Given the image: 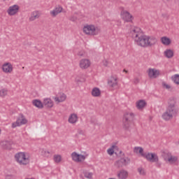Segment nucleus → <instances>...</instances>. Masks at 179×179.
<instances>
[{
    "label": "nucleus",
    "instance_id": "obj_21",
    "mask_svg": "<svg viewBox=\"0 0 179 179\" xmlns=\"http://www.w3.org/2000/svg\"><path fill=\"white\" fill-rule=\"evenodd\" d=\"M161 43H162L164 45H170L171 44V39L167 36H164L161 38Z\"/></svg>",
    "mask_w": 179,
    "mask_h": 179
},
{
    "label": "nucleus",
    "instance_id": "obj_23",
    "mask_svg": "<svg viewBox=\"0 0 179 179\" xmlns=\"http://www.w3.org/2000/svg\"><path fill=\"white\" fill-rule=\"evenodd\" d=\"M146 106V102L144 100H140L136 103V107L138 110H142Z\"/></svg>",
    "mask_w": 179,
    "mask_h": 179
},
{
    "label": "nucleus",
    "instance_id": "obj_11",
    "mask_svg": "<svg viewBox=\"0 0 179 179\" xmlns=\"http://www.w3.org/2000/svg\"><path fill=\"white\" fill-rule=\"evenodd\" d=\"M80 68L81 69H87L90 66V60L87 59H83L80 61Z\"/></svg>",
    "mask_w": 179,
    "mask_h": 179
},
{
    "label": "nucleus",
    "instance_id": "obj_24",
    "mask_svg": "<svg viewBox=\"0 0 179 179\" xmlns=\"http://www.w3.org/2000/svg\"><path fill=\"white\" fill-rule=\"evenodd\" d=\"M164 55L166 58H173L174 57V52L171 49H168L164 52Z\"/></svg>",
    "mask_w": 179,
    "mask_h": 179
},
{
    "label": "nucleus",
    "instance_id": "obj_31",
    "mask_svg": "<svg viewBox=\"0 0 179 179\" xmlns=\"http://www.w3.org/2000/svg\"><path fill=\"white\" fill-rule=\"evenodd\" d=\"M134 152V153H139L142 156V155H143V148L141 147H135Z\"/></svg>",
    "mask_w": 179,
    "mask_h": 179
},
{
    "label": "nucleus",
    "instance_id": "obj_33",
    "mask_svg": "<svg viewBox=\"0 0 179 179\" xmlns=\"http://www.w3.org/2000/svg\"><path fill=\"white\" fill-rule=\"evenodd\" d=\"M41 155L44 157H50V152L44 149L41 150Z\"/></svg>",
    "mask_w": 179,
    "mask_h": 179
},
{
    "label": "nucleus",
    "instance_id": "obj_16",
    "mask_svg": "<svg viewBox=\"0 0 179 179\" xmlns=\"http://www.w3.org/2000/svg\"><path fill=\"white\" fill-rule=\"evenodd\" d=\"M117 178L119 179H126L128 178V171L122 169L117 172Z\"/></svg>",
    "mask_w": 179,
    "mask_h": 179
},
{
    "label": "nucleus",
    "instance_id": "obj_30",
    "mask_svg": "<svg viewBox=\"0 0 179 179\" xmlns=\"http://www.w3.org/2000/svg\"><path fill=\"white\" fill-rule=\"evenodd\" d=\"M152 154V153L150 152H143L142 154V157H144L145 159H146V160H148V162H150Z\"/></svg>",
    "mask_w": 179,
    "mask_h": 179
},
{
    "label": "nucleus",
    "instance_id": "obj_2",
    "mask_svg": "<svg viewBox=\"0 0 179 179\" xmlns=\"http://www.w3.org/2000/svg\"><path fill=\"white\" fill-rule=\"evenodd\" d=\"M176 99L173 98L169 99L166 110L162 114V118L164 121H170V120H173L174 117H177L178 109L176 106Z\"/></svg>",
    "mask_w": 179,
    "mask_h": 179
},
{
    "label": "nucleus",
    "instance_id": "obj_1",
    "mask_svg": "<svg viewBox=\"0 0 179 179\" xmlns=\"http://www.w3.org/2000/svg\"><path fill=\"white\" fill-rule=\"evenodd\" d=\"M130 36L134 38L137 45L143 47L144 48L152 47V45H155L157 43V39L155 36L143 35L142 30L139 27L131 28Z\"/></svg>",
    "mask_w": 179,
    "mask_h": 179
},
{
    "label": "nucleus",
    "instance_id": "obj_10",
    "mask_svg": "<svg viewBox=\"0 0 179 179\" xmlns=\"http://www.w3.org/2000/svg\"><path fill=\"white\" fill-rule=\"evenodd\" d=\"M19 9H20L19 6L15 4L8 8V9L7 10V13L10 16H14V15H16V13H17L19 12Z\"/></svg>",
    "mask_w": 179,
    "mask_h": 179
},
{
    "label": "nucleus",
    "instance_id": "obj_43",
    "mask_svg": "<svg viewBox=\"0 0 179 179\" xmlns=\"http://www.w3.org/2000/svg\"><path fill=\"white\" fill-rule=\"evenodd\" d=\"M78 57H85V52L80 51L78 53Z\"/></svg>",
    "mask_w": 179,
    "mask_h": 179
},
{
    "label": "nucleus",
    "instance_id": "obj_29",
    "mask_svg": "<svg viewBox=\"0 0 179 179\" xmlns=\"http://www.w3.org/2000/svg\"><path fill=\"white\" fill-rule=\"evenodd\" d=\"M171 80H173V83H176V85H179V75L175 74L171 76Z\"/></svg>",
    "mask_w": 179,
    "mask_h": 179
},
{
    "label": "nucleus",
    "instance_id": "obj_27",
    "mask_svg": "<svg viewBox=\"0 0 179 179\" xmlns=\"http://www.w3.org/2000/svg\"><path fill=\"white\" fill-rule=\"evenodd\" d=\"M101 92H100V90L97 87H94L92 91V95L94 97H99V96H100Z\"/></svg>",
    "mask_w": 179,
    "mask_h": 179
},
{
    "label": "nucleus",
    "instance_id": "obj_44",
    "mask_svg": "<svg viewBox=\"0 0 179 179\" xmlns=\"http://www.w3.org/2000/svg\"><path fill=\"white\" fill-rule=\"evenodd\" d=\"M70 20H71V22H75V20H76V17H71L70 18Z\"/></svg>",
    "mask_w": 179,
    "mask_h": 179
},
{
    "label": "nucleus",
    "instance_id": "obj_36",
    "mask_svg": "<svg viewBox=\"0 0 179 179\" xmlns=\"http://www.w3.org/2000/svg\"><path fill=\"white\" fill-rule=\"evenodd\" d=\"M138 172L139 173L140 176H145L146 172L145 171V169L143 168H138Z\"/></svg>",
    "mask_w": 179,
    "mask_h": 179
},
{
    "label": "nucleus",
    "instance_id": "obj_20",
    "mask_svg": "<svg viewBox=\"0 0 179 179\" xmlns=\"http://www.w3.org/2000/svg\"><path fill=\"white\" fill-rule=\"evenodd\" d=\"M69 122L70 124H76L78 122V115L73 113L69 117Z\"/></svg>",
    "mask_w": 179,
    "mask_h": 179
},
{
    "label": "nucleus",
    "instance_id": "obj_42",
    "mask_svg": "<svg viewBox=\"0 0 179 179\" xmlns=\"http://www.w3.org/2000/svg\"><path fill=\"white\" fill-rule=\"evenodd\" d=\"M102 64H103V66H108V62L106 59L102 61Z\"/></svg>",
    "mask_w": 179,
    "mask_h": 179
},
{
    "label": "nucleus",
    "instance_id": "obj_12",
    "mask_svg": "<svg viewBox=\"0 0 179 179\" xmlns=\"http://www.w3.org/2000/svg\"><path fill=\"white\" fill-rule=\"evenodd\" d=\"M41 13L38 10H35L31 13V16L29 18V22H34L36 19H40Z\"/></svg>",
    "mask_w": 179,
    "mask_h": 179
},
{
    "label": "nucleus",
    "instance_id": "obj_35",
    "mask_svg": "<svg viewBox=\"0 0 179 179\" xmlns=\"http://www.w3.org/2000/svg\"><path fill=\"white\" fill-rule=\"evenodd\" d=\"M71 157L73 160H74V162H78L79 160V154L76 153V152H73L71 154Z\"/></svg>",
    "mask_w": 179,
    "mask_h": 179
},
{
    "label": "nucleus",
    "instance_id": "obj_9",
    "mask_svg": "<svg viewBox=\"0 0 179 179\" xmlns=\"http://www.w3.org/2000/svg\"><path fill=\"white\" fill-rule=\"evenodd\" d=\"M108 85L109 87H112L113 89H117L118 86V79L116 77L111 76L108 80Z\"/></svg>",
    "mask_w": 179,
    "mask_h": 179
},
{
    "label": "nucleus",
    "instance_id": "obj_38",
    "mask_svg": "<svg viewBox=\"0 0 179 179\" xmlns=\"http://www.w3.org/2000/svg\"><path fill=\"white\" fill-rule=\"evenodd\" d=\"M84 176L86 178L92 179V177H93V173L90 172L85 171L84 172Z\"/></svg>",
    "mask_w": 179,
    "mask_h": 179
},
{
    "label": "nucleus",
    "instance_id": "obj_22",
    "mask_svg": "<svg viewBox=\"0 0 179 179\" xmlns=\"http://www.w3.org/2000/svg\"><path fill=\"white\" fill-rule=\"evenodd\" d=\"M150 162L151 163H159V156L156 153H152L150 158Z\"/></svg>",
    "mask_w": 179,
    "mask_h": 179
},
{
    "label": "nucleus",
    "instance_id": "obj_45",
    "mask_svg": "<svg viewBox=\"0 0 179 179\" xmlns=\"http://www.w3.org/2000/svg\"><path fill=\"white\" fill-rule=\"evenodd\" d=\"M78 134H83V131L79 130V131H78Z\"/></svg>",
    "mask_w": 179,
    "mask_h": 179
},
{
    "label": "nucleus",
    "instance_id": "obj_14",
    "mask_svg": "<svg viewBox=\"0 0 179 179\" xmlns=\"http://www.w3.org/2000/svg\"><path fill=\"white\" fill-rule=\"evenodd\" d=\"M149 78H157L160 75V71L156 69H149L148 71Z\"/></svg>",
    "mask_w": 179,
    "mask_h": 179
},
{
    "label": "nucleus",
    "instance_id": "obj_19",
    "mask_svg": "<svg viewBox=\"0 0 179 179\" xmlns=\"http://www.w3.org/2000/svg\"><path fill=\"white\" fill-rule=\"evenodd\" d=\"M162 156L165 162H168L169 159L172 156V154L167 150H164L162 151Z\"/></svg>",
    "mask_w": 179,
    "mask_h": 179
},
{
    "label": "nucleus",
    "instance_id": "obj_32",
    "mask_svg": "<svg viewBox=\"0 0 179 179\" xmlns=\"http://www.w3.org/2000/svg\"><path fill=\"white\" fill-rule=\"evenodd\" d=\"M162 87H164V89H166V90H173V87H171V85L163 82L162 83Z\"/></svg>",
    "mask_w": 179,
    "mask_h": 179
},
{
    "label": "nucleus",
    "instance_id": "obj_18",
    "mask_svg": "<svg viewBox=\"0 0 179 179\" xmlns=\"http://www.w3.org/2000/svg\"><path fill=\"white\" fill-rule=\"evenodd\" d=\"M47 107L48 108H51L54 106V102L51 99H45L43 101V106Z\"/></svg>",
    "mask_w": 179,
    "mask_h": 179
},
{
    "label": "nucleus",
    "instance_id": "obj_3",
    "mask_svg": "<svg viewBox=\"0 0 179 179\" xmlns=\"http://www.w3.org/2000/svg\"><path fill=\"white\" fill-rule=\"evenodd\" d=\"M120 155H122L120 159L115 162V166L117 169L126 167V166H128V164L131 163V159L128 157H125V154H124L122 151H120Z\"/></svg>",
    "mask_w": 179,
    "mask_h": 179
},
{
    "label": "nucleus",
    "instance_id": "obj_5",
    "mask_svg": "<svg viewBox=\"0 0 179 179\" xmlns=\"http://www.w3.org/2000/svg\"><path fill=\"white\" fill-rule=\"evenodd\" d=\"M134 118H135V115L133 113L127 112L124 114L123 118V127L124 129H129V127H131Z\"/></svg>",
    "mask_w": 179,
    "mask_h": 179
},
{
    "label": "nucleus",
    "instance_id": "obj_13",
    "mask_svg": "<svg viewBox=\"0 0 179 179\" xmlns=\"http://www.w3.org/2000/svg\"><path fill=\"white\" fill-rule=\"evenodd\" d=\"M2 70L5 73H10L13 71V66L10 63H6L3 64Z\"/></svg>",
    "mask_w": 179,
    "mask_h": 179
},
{
    "label": "nucleus",
    "instance_id": "obj_26",
    "mask_svg": "<svg viewBox=\"0 0 179 179\" xmlns=\"http://www.w3.org/2000/svg\"><path fill=\"white\" fill-rule=\"evenodd\" d=\"M12 141H5L1 142V146H3L4 149H10V146H12Z\"/></svg>",
    "mask_w": 179,
    "mask_h": 179
},
{
    "label": "nucleus",
    "instance_id": "obj_25",
    "mask_svg": "<svg viewBox=\"0 0 179 179\" xmlns=\"http://www.w3.org/2000/svg\"><path fill=\"white\" fill-rule=\"evenodd\" d=\"M32 103L35 107H37L38 108H43V103L40 100L35 99L32 101Z\"/></svg>",
    "mask_w": 179,
    "mask_h": 179
},
{
    "label": "nucleus",
    "instance_id": "obj_47",
    "mask_svg": "<svg viewBox=\"0 0 179 179\" xmlns=\"http://www.w3.org/2000/svg\"><path fill=\"white\" fill-rule=\"evenodd\" d=\"M167 1H170V0H167Z\"/></svg>",
    "mask_w": 179,
    "mask_h": 179
},
{
    "label": "nucleus",
    "instance_id": "obj_4",
    "mask_svg": "<svg viewBox=\"0 0 179 179\" xmlns=\"http://www.w3.org/2000/svg\"><path fill=\"white\" fill-rule=\"evenodd\" d=\"M15 162L20 166H27L30 163V159L24 152H18L15 155Z\"/></svg>",
    "mask_w": 179,
    "mask_h": 179
},
{
    "label": "nucleus",
    "instance_id": "obj_8",
    "mask_svg": "<svg viewBox=\"0 0 179 179\" xmlns=\"http://www.w3.org/2000/svg\"><path fill=\"white\" fill-rule=\"evenodd\" d=\"M121 16L124 22H131L134 20V17L127 10H123L121 12Z\"/></svg>",
    "mask_w": 179,
    "mask_h": 179
},
{
    "label": "nucleus",
    "instance_id": "obj_46",
    "mask_svg": "<svg viewBox=\"0 0 179 179\" xmlns=\"http://www.w3.org/2000/svg\"><path fill=\"white\" fill-rule=\"evenodd\" d=\"M124 72H126V73H128V71L124 70Z\"/></svg>",
    "mask_w": 179,
    "mask_h": 179
},
{
    "label": "nucleus",
    "instance_id": "obj_34",
    "mask_svg": "<svg viewBox=\"0 0 179 179\" xmlns=\"http://www.w3.org/2000/svg\"><path fill=\"white\" fill-rule=\"evenodd\" d=\"M8 94V90L3 88L0 90V97H5Z\"/></svg>",
    "mask_w": 179,
    "mask_h": 179
},
{
    "label": "nucleus",
    "instance_id": "obj_17",
    "mask_svg": "<svg viewBox=\"0 0 179 179\" xmlns=\"http://www.w3.org/2000/svg\"><path fill=\"white\" fill-rule=\"evenodd\" d=\"M54 100L56 103H62V101L66 100V95L64 93H60L59 96H55Z\"/></svg>",
    "mask_w": 179,
    "mask_h": 179
},
{
    "label": "nucleus",
    "instance_id": "obj_15",
    "mask_svg": "<svg viewBox=\"0 0 179 179\" xmlns=\"http://www.w3.org/2000/svg\"><path fill=\"white\" fill-rule=\"evenodd\" d=\"M63 9L64 8L61 6H56L53 10H51L50 12L52 17H55L56 16L59 15V13H61V12H62Z\"/></svg>",
    "mask_w": 179,
    "mask_h": 179
},
{
    "label": "nucleus",
    "instance_id": "obj_37",
    "mask_svg": "<svg viewBox=\"0 0 179 179\" xmlns=\"http://www.w3.org/2000/svg\"><path fill=\"white\" fill-rule=\"evenodd\" d=\"M114 148H115V145H112L110 148L108 149L107 152L110 156H113V155H114Z\"/></svg>",
    "mask_w": 179,
    "mask_h": 179
},
{
    "label": "nucleus",
    "instance_id": "obj_6",
    "mask_svg": "<svg viewBox=\"0 0 179 179\" xmlns=\"http://www.w3.org/2000/svg\"><path fill=\"white\" fill-rule=\"evenodd\" d=\"M83 31L88 36H97L100 33V28L94 25H87L84 27Z\"/></svg>",
    "mask_w": 179,
    "mask_h": 179
},
{
    "label": "nucleus",
    "instance_id": "obj_7",
    "mask_svg": "<svg viewBox=\"0 0 179 179\" xmlns=\"http://www.w3.org/2000/svg\"><path fill=\"white\" fill-rule=\"evenodd\" d=\"M24 124H27V119L21 114L17 117L16 122L12 124V128H16V127H20L21 125H24Z\"/></svg>",
    "mask_w": 179,
    "mask_h": 179
},
{
    "label": "nucleus",
    "instance_id": "obj_40",
    "mask_svg": "<svg viewBox=\"0 0 179 179\" xmlns=\"http://www.w3.org/2000/svg\"><path fill=\"white\" fill-rule=\"evenodd\" d=\"M85 159H86V157H85L84 155H79L78 162H83V160H85Z\"/></svg>",
    "mask_w": 179,
    "mask_h": 179
},
{
    "label": "nucleus",
    "instance_id": "obj_39",
    "mask_svg": "<svg viewBox=\"0 0 179 179\" xmlns=\"http://www.w3.org/2000/svg\"><path fill=\"white\" fill-rule=\"evenodd\" d=\"M54 160H55V163H59V162H61V160H62L61 155H55Z\"/></svg>",
    "mask_w": 179,
    "mask_h": 179
},
{
    "label": "nucleus",
    "instance_id": "obj_28",
    "mask_svg": "<svg viewBox=\"0 0 179 179\" xmlns=\"http://www.w3.org/2000/svg\"><path fill=\"white\" fill-rule=\"evenodd\" d=\"M178 160V157L172 155L171 157L169 158L168 163H170V164H174L176 163H177V161Z\"/></svg>",
    "mask_w": 179,
    "mask_h": 179
},
{
    "label": "nucleus",
    "instance_id": "obj_41",
    "mask_svg": "<svg viewBox=\"0 0 179 179\" xmlns=\"http://www.w3.org/2000/svg\"><path fill=\"white\" fill-rule=\"evenodd\" d=\"M139 82H140V80L138 78H135L133 80V83H134V85H138Z\"/></svg>",
    "mask_w": 179,
    "mask_h": 179
}]
</instances>
